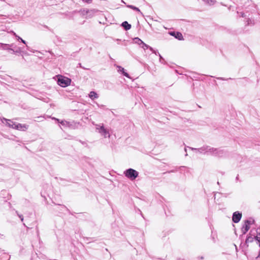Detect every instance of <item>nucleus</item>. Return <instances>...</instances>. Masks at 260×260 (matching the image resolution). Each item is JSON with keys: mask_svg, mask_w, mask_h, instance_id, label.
<instances>
[{"mask_svg": "<svg viewBox=\"0 0 260 260\" xmlns=\"http://www.w3.org/2000/svg\"><path fill=\"white\" fill-rule=\"evenodd\" d=\"M192 150L198 151L200 153H207L210 154H213L215 156L221 157L223 155V152L222 150L214 148L210 146H204L199 149L191 148Z\"/></svg>", "mask_w": 260, "mask_h": 260, "instance_id": "nucleus-1", "label": "nucleus"}, {"mask_svg": "<svg viewBox=\"0 0 260 260\" xmlns=\"http://www.w3.org/2000/svg\"><path fill=\"white\" fill-rule=\"evenodd\" d=\"M94 14H93L92 12H89V17H91Z\"/></svg>", "mask_w": 260, "mask_h": 260, "instance_id": "nucleus-24", "label": "nucleus"}, {"mask_svg": "<svg viewBox=\"0 0 260 260\" xmlns=\"http://www.w3.org/2000/svg\"><path fill=\"white\" fill-rule=\"evenodd\" d=\"M28 127V125L26 124H22L20 123H16V125L15 126V129H18V130H21V131H25L27 129Z\"/></svg>", "mask_w": 260, "mask_h": 260, "instance_id": "nucleus-8", "label": "nucleus"}, {"mask_svg": "<svg viewBox=\"0 0 260 260\" xmlns=\"http://www.w3.org/2000/svg\"><path fill=\"white\" fill-rule=\"evenodd\" d=\"M140 47H142L143 49L146 50L149 48V46L143 42Z\"/></svg>", "mask_w": 260, "mask_h": 260, "instance_id": "nucleus-20", "label": "nucleus"}, {"mask_svg": "<svg viewBox=\"0 0 260 260\" xmlns=\"http://www.w3.org/2000/svg\"><path fill=\"white\" fill-rule=\"evenodd\" d=\"M89 96L92 100L96 99L99 98L98 94L94 91H90L89 94Z\"/></svg>", "mask_w": 260, "mask_h": 260, "instance_id": "nucleus-13", "label": "nucleus"}, {"mask_svg": "<svg viewBox=\"0 0 260 260\" xmlns=\"http://www.w3.org/2000/svg\"><path fill=\"white\" fill-rule=\"evenodd\" d=\"M96 12H97V10H95V9L89 10L87 9H84L81 11L82 15L83 16H86V18L89 17V12H92L93 14H94Z\"/></svg>", "mask_w": 260, "mask_h": 260, "instance_id": "nucleus-7", "label": "nucleus"}, {"mask_svg": "<svg viewBox=\"0 0 260 260\" xmlns=\"http://www.w3.org/2000/svg\"><path fill=\"white\" fill-rule=\"evenodd\" d=\"M20 40H21V42H22L23 44H26V42L22 39H20Z\"/></svg>", "mask_w": 260, "mask_h": 260, "instance_id": "nucleus-25", "label": "nucleus"}, {"mask_svg": "<svg viewBox=\"0 0 260 260\" xmlns=\"http://www.w3.org/2000/svg\"><path fill=\"white\" fill-rule=\"evenodd\" d=\"M57 77V83L59 86L62 87H66L70 85L71 80L70 78L61 75H58Z\"/></svg>", "mask_w": 260, "mask_h": 260, "instance_id": "nucleus-3", "label": "nucleus"}, {"mask_svg": "<svg viewBox=\"0 0 260 260\" xmlns=\"http://www.w3.org/2000/svg\"><path fill=\"white\" fill-rule=\"evenodd\" d=\"M19 217H20V218L21 221L23 220V216L22 215H19Z\"/></svg>", "mask_w": 260, "mask_h": 260, "instance_id": "nucleus-23", "label": "nucleus"}, {"mask_svg": "<svg viewBox=\"0 0 260 260\" xmlns=\"http://www.w3.org/2000/svg\"><path fill=\"white\" fill-rule=\"evenodd\" d=\"M149 48L150 49V50L152 52L154 51V50H153V49L152 47H150V46H149Z\"/></svg>", "mask_w": 260, "mask_h": 260, "instance_id": "nucleus-26", "label": "nucleus"}, {"mask_svg": "<svg viewBox=\"0 0 260 260\" xmlns=\"http://www.w3.org/2000/svg\"><path fill=\"white\" fill-rule=\"evenodd\" d=\"M205 4L209 6H213L216 3L215 0H203Z\"/></svg>", "mask_w": 260, "mask_h": 260, "instance_id": "nucleus-14", "label": "nucleus"}, {"mask_svg": "<svg viewBox=\"0 0 260 260\" xmlns=\"http://www.w3.org/2000/svg\"><path fill=\"white\" fill-rule=\"evenodd\" d=\"M12 33L13 34V35H14L16 37H17L18 38V40H20V39H21L20 37L17 36L15 32L12 31Z\"/></svg>", "mask_w": 260, "mask_h": 260, "instance_id": "nucleus-21", "label": "nucleus"}, {"mask_svg": "<svg viewBox=\"0 0 260 260\" xmlns=\"http://www.w3.org/2000/svg\"><path fill=\"white\" fill-rule=\"evenodd\" d=\"M122 26L125 28V30H129L131 28V25L128 23L127 21L122 22Z\"/></svg>", "mask_w": 260, "mask_h": 260, "instance_id": "nucleus-15", "label": "nucleus"}, {"mask_svg": "<svg viewBox=\"0 0 260 260\" xmlns=\"http://www.w3.org/2000/svg\"><path fill=\"white\" fill-rule=\"evenodd\" d=\"M153 53H155V54H157V52H156V51H155V50L153 52Z\"/></svg>", "mask_w": 260, "mask_h": 260, "instance_id": "nucleus-29", "label": "nucleus"}, {"mask_svg": "<svg viewBox=\"0 0 260 260\" xmlns=\"http://www.w3.org/2000/svg\"><path fill=\"white\" fill-rule=\"evenodd\" d=\"M252 221L247 220L245 221V223L242 228V232L243 234H245L249 230V225L252 224Z\"/></svg>", "mask_w": 260, "mask_h": 260, "instance_id": "nucleus-5", "label": "nucleus"}, {"mask_svg": "<svg viewBox=\"0 0 260 260\" xmlns=\"http://www.w3.org/2000/svg\"><path fill=\"white\" fill-rule=\"evenodd\" d=\"M124 174L131 180H135L139 175V173L133 169H128L124 172Z\"/></svg>", "mask_w": 260, "mask_h": 260, "instance_id": "nucleus-4", "label": "nucleus"}, {"mask_svg": "<svg viewBox=\"0 0 260 260\" xmlns=\"http://www.w3.org/2000/svg\"><path fill=\"white\" fill-rule=\"evenodd\" d=\"M127 7L138 12L140 14H142L140 9L135 6H134L133 5H127Z\"/></svg>", "mask_w": 260, "mask_h": 260, "instance_id": "nucleus-17", "label": "nucleus"}, {"mask_svg": "<svg viewBox=\"0 0 260 260\" xmlns=\"http://www.w3.org/2000/svg\"><path fill=\"white\" fill-rule=\"evenodd\" d=\"M95 126L96 132L100 134L104 138H110V135L109 130L106 128L103 124H94Z\"/></svg>", "mask_w": 260, "mask_h": 260, "instance_id": "nucleus-2", "label": "nucleus"}, {"mask_svg": "<svg viewBox=\"0 0 260 260\" xmlns=\"http://www.w3.org/2000/svg\"><path fill=\"white\" fill-rule=\"evenodd\" d=\"M1 48L5 50H10V48H7L8 46H10L11 47H13V44H1Z\"/></svg>", "mask_w": 260, "mask_h": 260, "instance_id": "nucleus-16", "label": "nucleus"}, {"mask_svg": "<svg viewBox=\"0 0 260 260\" xmlns=\"http://www.w3.org/2000/svg\"><path fill=\"white\" fill-rule=\"evenodd\" d=\"M170 34L171 36H174L175 38H176V39H178L179 40H181L183 39L182 35L181 34V33H180L179 32L172 31V32H170Z\"/></svg>", "mask_w": 260, "mask_h": 260, "instance_id": "nucleus-10", "label": "nucleus"}, {"mask_svg": "<svg viewBox=\"0 0 260 260\" xmlns=\"http://www.w3.org/2000/svg\"><path fill=\"white\" fill-rule=\"evenodd\" d=\"M250 241V237L248 238L247 239H246V242H248V241Z\"/></svg>", "mask_w": 260, "mask_h": 260, "instance_id": "nucleus-27", "label": "nucleus"}, {"mask_svg": "<svg viewBox=\"0 0 260 260\" xmlns=\"http://www.w3.org/2000/svg\"><path fill=\"white\" fill-rule=\"evenodd\" d=\"M82 1L87 3H91V2L92 1V0H82Z\"/></svg>", "mask_w": 260, "mask_h": 260, "instance_id": "nucleus-22", "label": "nucleus"}, {"mask_svg": "<svg viewBox=\"0 0 260 260\" xmlns=\"http://www.w3.org/2000/svg\"><path fill=\"white\" fill-rule=\"evenodd\" d=\"M4 121H6V124L8 126H9L10 127H12L13 128H15V126L16 125V123L10 120L7 119H5V118H4L3 120L2 121V122L3 123H4Z\"/></svg>", "mask_w": 260, "mask_h": 260, "instance_id": "nucleus-9", "label": "nucleus"}, {"mask_svg": "<svg viewBox=\"0 0 260 260\" xmlns=\"http://www.w3.org/2000/svg\"><path fill=\"white\" fill-rule=\"evenodd\" d=\"M134 41L136 43L138 44L140 46H141V44L143 42L141 40H140L138 38H136L134 39Z\"/></svg>", "mask_w": 260, "mask_h": 260, "instance_id": "nucleus-19", "label": "nucleus"}, {"mask_svg": "<svg viewBox=\"0 0 260 260\" xmlns=\"http://www.w3.org/2000/svg\"><path fill=\"white\" fill-rule=\"evenodd\" d=\"M52 119L55 120L58 122L60 123L62 126H70L69 122L66 120L60 121L59 119L54 118V117L52 118Z\"/></svg>", "mask_w": 260, "mask_h": 260, "instance_id": "nucleus-12", "label": "nucleus"}, {"mask_svg": "<svg viewBox=\"0 0 260 260\" xmlns=\"http://www.w3.org/2000/svg\"><path fill=\"white\" fill-rule=\"evenodd\" d=\"M10 50L13 51L14 53H21L22 52V49L20 47H17V48H16L15 49V50H14L13 48H10Z\"/></svg>", "mask_w": 260, "mask_h": 260, "instance_id": "nucleus-18", "label": "nucleus"}, {"mask_svg": "<svg viewBox=\"0 0 260 260\" xmlns=\"http://www.w3.org/2000/svg\"><path fill=\"white\" fill-rule=\"evenodd\" d=\"M116 67L118 69V72L121 73L125 77H126L127 78H129V75L124 71V68H122L121 67H120L119 66H117Z\"/></svg>", "mask_w": 260, "mask_h": 260, "instance_id": "nucleus-11", "label": "nucleus"}, {"mask_svg": "<svg viewBox=\"0 0 260 260\" xmlns=\"http://www.w3.org/2000/svg\"><path fill=\"white\" fill-rule=\"evenodd\" d=\"M259 230H260V229H259Z\"/></svg>", "mask_w": 260, "mask_h": 260, "instance_id": "nucleus-31", "label": "nucleus"}, {"mask_svg": "<svg viewBox=\"0 0 260 260\" xmlns=\"http://www.w3.org/2000/svg\"><path fill=\"white\" fill-rule=\"evenodd\" d=\"M159 57H160V61L161 59H162V58L160 54H159Z\"/></svg>", "mask_w": 260, "mask_h": 260, "instance_id": "nucleus-28", "label": "nucleus"}, {"mask_svg": "<svg viewBox=\"0 0 260 260\" xmlns=\"http://www.w3.org/2000/svg\"><path fill=\"white\" fill-rule=\"evenodd\" d=\"M241 16H242V17H244V14L243 13H241Z\"/></svg>", "mask_w": 260, "mask_h": 260, "instance_id": "nucleus-30", "label": "nucleus"}, {"mask_svg": "<svg viewBox=\"0 0 260 260\" xmlns=\"http://www.w3.org/2000/svg\"><path fill=\"white\" fill-rule=\"evenodd\" d=\"M242 217V213L237 211L233 213V221L235 223H238L240 221Z\"/></svg>", "mask_w": 260, "mask_h": 260, "instance_id": "nucleus-6", "label": "nucleus"}]
</instances>
